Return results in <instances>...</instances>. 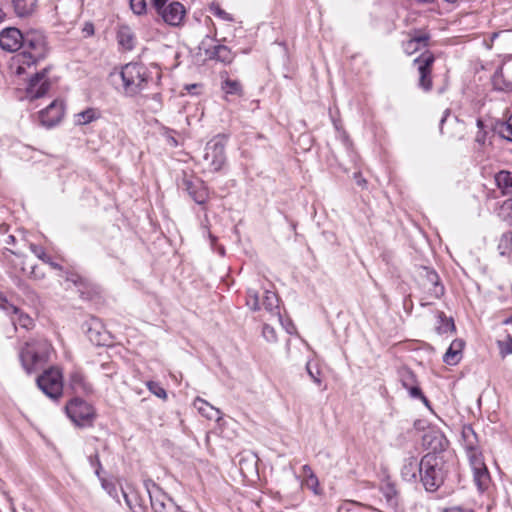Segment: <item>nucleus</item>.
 <instances>
[{"label":"nucleus","instance_id":"nucleus-1","mask_svg":"<svg viewBox=\"0 0 512 512\" xmlns=\"http://www.w3.org/2000/svg\"><path fill=\"white\" fill-rule=\"evenodd\" d=\"M424 440L432 450L419 462V476L426 491L435 492L454 465V455L447 449L448 441L440 433L425 435Z\"/></svg>","mask_w":512,"mask_h":512},{"label":"nucleus","instance_id":"nucleus-2","mask_svg":"<svg viewBox=\"0 0 512 512\" xmlns=\"http://www.w3.org/2000/svg\"><path fill=\"white\" fill-rule=\"evenodd\" d=\"M22 52L13 57L15 73L22 75L26 68L36 65L46 58L49 47L44 33L37 29H29L24 32Z\"/></svg>","mask_w":512,"mask_h":512},{"label":"nucleus","instance_id":"nucleus-3","mask_svg":"<svg viewBox=\"0 0 512 512\" xmlns=\"http://www.w3.org/2000/svg\"><path fill=\"white\" fill-rule=\"evenodd\" d=\"M52 346L44 338L27 341L20 351L23 368L31 373L48 361Z\"/></svg>","mask_w":512,"mask_h":512},{"label":"nucleus","instance_id":"nucleus-4","mask_svg":"<svg viewBox=\"0 0 512 512\" xmlns=\"http://www.w3.org/2000/svg\"><path fill=\"white\" fill-rule=\"evenodd\" d=\"M123 90L127 96H134L143 90L148 81V71L143 64L128 63L121 72Z\"/></svg>","mask_w":512,"mask_h":512},{"label":"nucleus","instance_id":"nucleus-5","mask_svg":"<svg viewBox=\"0 0 512 512\" xmlns=\"http://www.w3.org/2000/svg\"><path fill=\"white\" fill-rule=\"evenodd\" d=\"M151 5L158 16L170 26H180L186 15L182 3L174 0H151Z\"/></svg>","mask_w":512,"mask_h":512},{"label":"nucleus","instance_id":"nucleus-6","mask_svg":"<svg viewBox=\"0 0 512 512\" xmlns=\"http://www.w3.org/2000/svg\"><path fill=\"white\" fill-rule=\"evenodd\" d=\"M246 304L253 311H258L263 306L272 315L280 317L279 298L275 292L265 290L263 298L260 299L259 291L254 287H249Z\"/></svg>","mask_w":512,"mask_h":512},{"label":"nucleus","instance_id":"nucleus-7","mask_svg":"<svg viewBox=\"0 0 512 512\" xmlns=\"http://www.w3.org/2000/svg\"><path fill=\"white\" fill-rule=\"evenodd\" d=\"M67 416L80 427L90 426L95 416L93 407L80 398L70 400L66 407Z\"/></svg>","mask_w":512,"mask_h":512},{"label":"nucleus","instance_id":"nucleus-8","mask_svg":"<svg viewBox=\"0 0 512 512\" xmlns=\"http://www.w3.org/2000/svg\"><path fill=\"white\" fill-rule=\"evenodd\" d=\"M225 145L215 138L209 141L204 149L203 165L210 172H218L225 164Z\"/></svg>","mask_w":512,"mask_h":512},{"label":"nucleus","instance_id":"nucleus-9","mask_svg":"<svg viewBox=\"0 0 512 512\" xmlns=\"http://www.w3.org/2000/svg\"><path fill=\"white\" fill-rule=\"evenodd\" d=\"M37 384L43 393L51 399H57L62 395V374L57 368H51L45 371L38 377Z\"/></svg>","mask_w":512,"mask_h":512},{"label":"nucleus","instance_id":"nucleus-10","mask_svg":"<svg viewBox=\"0 0 512 512\" xmlns=\"http://www.w3.org/2000/svg\"><path fill=\"white\" fill-rule=\"evenodd\" d=\"M434 61L435 57L429 51L423 52L419 57L414 59V64L417 66L419 72V86L425 91H429L432 88L431 71Z\"/></svg>","mask_w":512,"mask_h":512},{"label":"nucleus","instance_id":"nucleus-11","mask_svg":"<svg viewBox=\"0 0 512 512\" xmlns=\"http://www.w3.org/2000/svg\"><path fill=\"white\" fill-rule=\"evenodd\" d=\"M64 116V104L60 100H54L45 109L38 113L40 124L51 128L60 123Z\"/></svg>","mask_w":512,"mask_h":512},{"label":"nucleus","instance_id":"nucleus-12","mask_svg":"<svg viewBox=\"0 0 512 512\" xmlns=\"http://www.w3.org/2000/svg\"><path fill=\"white\" fill-rule=\"evenodd\" d=\"M48 71L49 68H44L29 80L27 94L30 98H41L49 91L51 84L47 77Z\"/></svg>","mask_w":512,"mask_h":512},{"label":"nucleus","instance_id":"nucleus-13","mask_svg":"<svg viewBox=\"0 0 512 512\" xmlns=\"http://www.w3.org/2000/svg\"><path fill=\"white\" fill-rule=\"evenodd\" d=\"M24 32L18 28L8 27L0 32V47L8 52H16L23 45Z\"/></svg>","mask_w":512,"mask_h":512},{"label":"nucleus","instance_id":"nucleus-14","mask_svg":"<svg viewBox=\"0 0 512 512\" xmlns=\"http://www.w3.org/2000/svg\"><path fill=\"white\" fill-rule=\"evenodd\" d=\"M469 462L473 471V477L476 486L480 491L486 490L490 483V475L483 461V458H477L473 456V460Z\"/></svg>","mask_w":512,"mask_h":512},{"label":"nucleus","instance_id":"nucleus-15","mask_svg":"<svg viewBox=\"0 0 512 512\" xmlns=\"http://www.w3.org/2000/svg\"><path fill=\"white\" fill-rule=\"evenodd\" d=\"M410 38L403 42L402 47L407 55H412L422 48L428 46L430 35L424 31H414L409 34Z\"/></svg>","mask_w":512,"mask_h":512},{"label":"nucleus","instance_id":"nucleus-16","mask_svg":"<svg viewBox=\"0 0 512 512\" xmlns=\"http://www.w3.org/2000/svg\"><path fill=\"white\" fill-rule=\"evenodd\" d=\"M463 445L467 452L469 461L473 460V456L482 458V454L478 445V438L474 430L470 426H465L462 430Z\"/></svg>","mask_w":512,"mask_h":512},{"label":"nucleus","instance_id":"nucleus-17","mask_svg":"<svg viewBox=\"0 0 512 512\" xmlns=\"http://www.w3.org/2000/svg\"><path fill=\"white\" fill-rule=\"evenodd\" d=\"M116 39L118 45L125 51L134 49L137 39L132 28L126 24H121L117 28Z\"/></svg>","mask_w":512,"mask_h":512},{"label":"nucleus","instance_id":"nucleus-18","mask_svg":"<svg viewBox=\"0 0 512 512\" xmlns=\"http://www.w3.org/2000/svg\"><path fill=\"white\" fill-rule=\"evenodd\" d=\"M426 280L423 282V288L434 299H439L444 294V286L439 281L438 274L433 270H426Z\"/></svg>","mask_w":512,"mask_h":512},{"label":"nucleus","instance_id":"nucleus-19","mask_svg":"<svg viewBox=\"0 0 512 512\" xmlns=\"http://www.w3.org/2000/svg\"><path fill=\"white\" fill-rule=\"evenodd\" d=\"M69 386L76 394L88 395L93 392L92 385L86 380V377L79 371H73L69 377Z\"/></svg>","mask_w":512,"mask_h":512},{"label":"nucleus","instance_id":"nucleus-20","mask_svg":"<svg viewBox=\"0 0 512 512\" xmlns=\"http://www.w3.org/2000/svg\"><path fill=\"white\" fill-rule=\"evenodd\" d=\"M205 54L209 59L219 61L223 64H230L235 54L225 45H215L212 48L205 49Z\"/></svg>","mask_w":512,"mask_h":512},{"label":"nucleus","instance_id":"nucleus-21","mask_svg":"<svg viewBox=\"0 0 512 512\" xmlns=\"http://www.w3.org/2000/svg\"><path fill=\"white\" fill-rule=\"evenodd\" d=\"M184 183L187 192L197 204H204L207 201L208 192L201 181L193 182L186 180Z\"/></svg>","mask_w":512,"mask_h":512},{"label":"nucleus","instance_id":"nucleus-22","mask_svg":"<svg viewBox=\"0 0 512 512\" xmlns=\"http://www.w3.org/2000/svg\"><path fill=\"white\" fill-rule=\"evenodd\" d=\"M193 406L197 409V411L207 419H214L216 421H219L222 417V413L218 408H215L210 403H208L206 400L197 397L194 402Z\"/></svg>","mask_w":512,"mask_h":512},{"label":"nucleus","instance_id":"nucleus-23","mask_svg":"<svg viewBox=\"0 0 512 512\" xmlns=\"http://www.w3.org/2000/svg\"><path fill=\"white\" fill-rule=\"evenodd\" d=\"M495 182L498 189L504 196H512V172L501 170L495 175Z\"/></svg>","mask_w":512,"mask_h":512},{"label":"nucleus","instance_id":"nucleus-24","mask_svg":"<svg viewBox=\"0 0 512 512\" xmlns=\"http://www.w3.org/2000/svg\"><path fill=\"white\" fill-rule=\"evenodd\" d=\"M492 84L495 90L512 91V80L507 77L502 66L495 71L492 77Z\"/></svg>","mask_w":512,"mask_h":512},{"label":"nucleus","instance_id":"nucleus-25","mask_svg":"<svg viewBox=\"0 0 512 512\" xmlns=\"http://www.w3.org/2000/svg\"><path fill=\"white\" fill-rule=\"evenodd\" d=\"M463 348V342L461 340H454L446 353L443 356V361L448 365H456L461 359V350Z\"/></svg>","mask_w":512,"mask_h":512},{"label":"nucleus","instance_id":"nucleus-26","mask_svg":"<svg viewBox=\"0 0 512 512\" xmlns=\"http://www.w3.org/2000/svg\"><path fill=\"white\" fill-rule=\"evenodd\" d=\"M12 3L18 17L32 15L37 7V0H12Z\"/></svg>","mask_w":512,"mask_h":512},{"label":"nucleus","instance_id":"nucleus-27","mask_svg":"<svg viewBox=\"0 0 512 512\" xmlns=\"http://www.w3.org/2000/svg\"><path fill=\"white\" fill-rule=\"evenodd\" d=\"M101 324L98 319H91L90 326L87 329V336L90 341L96 345H104L106 341V334L102 333L99 329Z\"/></svg>","mask_w":512,"mask_h":512},{"label":"nucleus","instance_id":"nucleus-28","mask_svg":"<svg viewBox=\"0 0 512 512\" xmlns=\"http://www.w3.org/2000/svg\"><path fill=\"white\" fill-rule=\"evenodd\" d=\"M417 470L419 471V463H417L414 457H411L403 466L401 470V476L406 481H415L417 479Z\"/></svg>","mask_w":512,"mask_h":512},{"label":"nucleus","instance_id":"nucleus-29","mask_svg":"<svg viewBox=\"0 0 512 512\" xmlns=\"http://www.w3.org/2000/svg\"><path fill=\"white\" fill-rule=\"evenodd\" d=\"M100 117V113L97 109L88 108L75 115V123L77 125L89 124Z\"/></svg>","mask_w":512,"mask_h":512},{"label":"nucleus","instance_id":"nucleus-30","mask_svg":"<svg viewBox=\"0 0 512 512\" xmlns=\"http://www.w3.org/2000/svg\"><path fill=\"white\" fill-rule=\"evenodd\" d=\"M222 90L226 94L231 95H241L242 94V86L238 80H233L228 77H225L221 86Z\"/></svg>","mask_w":512,"mask_h":512},{"label":"nucleus","instance_id":"nucleus-31","mask_svg":"<svg viewBox=\"0 0 512 512\" xmlns=\"http://www.w3.org/2000/svg\"><path fill=\"white\" fill-rule=\"evenodd\" d=\"M306 371L310 379L319 387H322V372L319 365L315 362L308 361L306 363Z\"/></svg>","mask_w":512,"mask_h":512},{"label":"nucleus","instance_id":"nucleus-32","mask_svg":"<svg viewBox=\"0 0 512 512\" xmlns=\"http://www.w3.org/2000/svg\"><path fill=\"white\" fill-rule=\"evenodd\" d=\"M496 130L499 135L507 140L512 141V115L505 122H498Z\"/></svg>","mask_w":512,"mask_h":512},{"label":"nucleus","instance_id":"nucleus-33","mask_svg":"<svg viewBox=\"0 0 512 512\" xmlns=\"http://www.w3.org/2000/svg\"><path fill=\"white\" fill-rule=\"evenodd\" d=\"M383 496L391 506L397 505V490L396 487L391 483H386L381 487Z\"/></svg>","mask_w":512,"mask_h":512},{"label":"nucleus","instance_id":"nucleus-34","mask_svg":"<svg viewBox=\"0 0 512 512\" xmlns=\"http://www.w3.org/2000/svg\"><path fill=\"white\" fill-rule=\"evenodd\" d=\"M497 346L502 357L512 354V336L507 334L504 339L497 340Z\"/></svg>","mask_w":512,"mask_h":512},{"label":"nucleus","instance_id":"nucleus-35","mask_svg":"<svg viewBox=\"0 0 512 512\" xmlns=\"http://www.w3.org/2000/svg\"><path fill=\"white\" fill-rule=\"evenodd\" d=\"M512 248V231L504 233L500 238L498 249L501 255H505Z\"/></svg>","mask_w":512,"mask_h":512},{"label":"nucleus","instance_id":"nucleus-36","mask_svg":"<svg viewBox=\"0 0 512 512\" xmlns=\"http://www.w3.org/2000/svg\"><path fill=\"white\" fill-rule=\"evenodd\" d=\"M146 386H147L148 390L152 394H154L156 397L163 399V400L167 399L166 390L158 382L149 381V382H147Z\"/></svg>","mask_w":512,"mask_h":512},{"label":"nucleus","instance_id":"nucleus-37","mask_svg":"<svg viewBox=\"0 0 512 512\" xmlns=\"http://www.w3.org/2000/svg\"><path fill=\"white\" fill-rule=\"evenodd\" d=\"M12 322L14 325L18 324L23 328H30L32 325V319L27 315L22 313L20 310L18 314H13Z\"/></svg>","mask_w":512,"mask_h":512},{"label":"nucleus","instance_id":"nucleus-38","mask_svg":"<svg viewBox=\"0 0 512 512\" xmlns=\"http://www.w3.org/2000/svg\"><path fill=\"white\" fill-rule=\"evenodd\" d=\"M400 380H401L402 386L406 390L408 388H410L411 386L416 384L415 375L411 371H409V370L403 371L401 373V379Z\"/></svg>","mask_w":512,"mask_h":512},{"label":"nucleus","instance_id":"nucleus-39","mask_svg":"<svg viewBox=\"0 0 512 512\" xmlns=\"http://www.w3.org/2000/svg\"><path fill=\"white\" fill-rule=\"evenodd\" d=\"M0 309L5 311L7 314H18L19 308H17L15 305L9 303L7 298L0 294Z\"/></svg>","mask_w":512,"mask_h":512},{"label":"nucleus","instance_id":"nucleus-40","mask_svg":"<svg viewBox=\"0 0 512 512\" xmlns=\"http://www.w3.org/2000/svg\"><path fill=\"white\" fill-rule=\"evenodd\" d=\"M302 485H304L308 489L312 490L315 494L319 493V491H318L319 482H318V478L316 477L315 474H312V475H309V477H306L303 480Z\"/></svg>","mask_w":512,"mask_h":512},{"label":"nucleus","instance_id":"nucleus-41","mask_svg":"<svg viewBox=\"0 0 512 512\" xmlns=\"http://www.w3.org/2000/svg\"><path fill=\"white\" fill-rule=\"evenodd\" d=\"M130 7L135 14L142 15L146 12L147 5L145 0H130Z\"/></svg>","mask_w":512,"mask_h":512},{"label":"nucleus","instance_id":"nucleus-42","mask_svg":"<svg viewBox=\"0 0 512 512\" xmlns=\"http://www.w3.org/2000/svg\"><path fill=\"white\" fill-rule=\"evenodd\" d=\"M30 250L31 252L41 261L46 263V261H50V256H48L41 246L30 244Z\"/></svg>","mask_w":512,"mask_h":512},{"label":"nucleus","instance_id":"nucleus-43","mask_svg":"<svg viewBox=\"0 0 512 512\" xmlns=\"http://www.w3.org/2000/svg\"><path fill=\"white\" fill-rule=\"evenodd\" d=\"M476 124L479 130L476 133L475 141L479 144H484L486 142V132L483 130L484 123L481 119H478Z\"/></svg>","mask_w":512,"mask_h":512},{"label":"nucleus","instance_id":"nucleus-44","mask_svg":"<svg viewBox=\"0 0 512 512\" xmlns=\"http://www.w3.org/2000/svg\"><path fill=\"white\" fill-rule=\"evenodd\" d=\"M407 391L409 392V395L412 397V398H419L421 399L426 405L428 404V400L427 398L423 395L421 389L419 388V386L417 384L411 386L410 388L407 389Z\"/></svg>","mask_w":512,"mask_h":512},{"label":"nucleus","instance_id":"nucleus-45","mask_svg":"<svg viewBox=\"0 0 512 512\" xmlns=\"http://www.w3.org/2000/svg\"><path fill=\"white\" fill-rule=\"evenodd\" d=\"M508 35H509V31L494 32L490 35L489 41L487 39H484V44L487 49H491L495 39H497L499 37H506Z\"/></svg>","mask_w":512,"mask_h":512},{"label":"nucleus","instance_id":"nucleus-46","mask_svg":"<svg viewBox=\"0 0 512 512\" xmlns=\"http://www.w3.org/2000/svg\"><path fill=\"white\" fill-rule=\"evenodd\" d=\"M262 333H263V336L268 341H275L276 340V333H275V330L273 329V327H271L269 325H264Z\"/></svg>","mask_w":512,"mask_h":512},{"label":"nucleus","instance_id":"nucleus-47","mask_svg":"<svg viewBox=\"0 0 512 512\" xmlns=\"http://www.w3.org/2000/svg\"><path fill=\"white\" fill-rule=\"evenodd\" d=\"M89 460H90L91 465L96 467V474L99 475V470L101 469V463H100L98 454L91 455L89 457Z\"/></svg>","mask_w":512,"mask_h":512},{"label":"nucleus","instance_id":"nucleus-48","mask_svg":"<svg viewBox=\"0 0 512 512\" xmlns=\"http://www.w3.org/2000/svg\"><path fill=\"white\" fill-rule=\"evenodd\" d=\"M443 512H474V511L472 509H470V508H464V507H460V506H453V507H449V508L444 509Z\"/></svg>","mask_w":512,"mask_h":512},{"label":"nucleus","instance_id":"nucleus-49","mask_svg":"<svg viewBox=\"0 0 512 512\" xmlns=\"http://www.w3.org/2000/svg\"><path fill=\"white\" fill-rule=\"evenodd\" d=\"M503 69L505 70V73L507 74V77H509L512 80V59L505 62L502 65Z\"/></svg>","mask_w":512,"mask_h":512},{"label":"nucleus","instance_id":"nucleus-50","mask_svg":"<svg viewBox=\"0 0 512 512\" xmlns=\"http://www.w3.org/2000/svg\"><path fill=\"white\" fill-rule=\"evenodd\" d=\"M85 36H92L94 34V26L92 23H86L83 27Z\"/></svg>","mask_w":512,"mask_h":512},{"label":"nucleus","instance_id":"nucleus-51","mask_svg":"<svg viewBox=\"0 0 512 512\" xmlns=\"http://www.w3.org/2000/svg\"><path fill=\"white\" fill-rule=\"evenodd\" d=\"M216 15L219 16L220 18L224 19V20H227V21H231L232 20V17L230 14H228L226 11L218 8L216 10Z\"/></svg>","mask_w":512,"mask_h":512},{"label":"nucleus","instance_id":"nucleus-52","mask_svg":"<svg viewBox=\"0 0 512 512\" xmlns=\"http://www.w3.org/2000/svg\"><path fill=\"white\" fill-rule=\"evenodd\" d=\"M441 332L447 333L448 331L454 330V323L452 321H447L442 327L439 328Z\"/></svg>","mask_w":512,"mask_h":512},{"label":"nucleus","instance_id":"nucleus-53","mask_svg":"<svg viewBox=\"0 0 512 512\" xmlns=\"http://www.w3.org/2000/svg\"><path fill=\"white\" fill-rule=\"evenodd\" d=\"M302 473H303L304 479L306 477H309V475L314 474V472L312 471V468L307 464L302 467Z\"/></svg>","mask_w":512,"mask_h":512},{"label":"nucleus","instance_id":"nucleus-54","mask_svg":"<svg viewBox=\"0 0 512 512\" xmlns=\"http://www.w3.org/2000/svg\"><path fill=\"white\" fill-rule=\"evenodd\" d=\"M46 264H48L52 269H55V270H62V266L59 265L58 263L52 261V259L50 258V261H46Z\"/></svg>","mask_w":512,"mask_h":512},{"label":"nucleus","instance_id":"nucleus-55","mask_svg":"<svg viewBox=\"0 0 512 512\" xmlns=\"http://www.w3.org/2000/svg\"><path fill=\"white\" fill-rule=\"evenodd\" d=\"M68 281L73 282L75 285H77L82 279L78 275H71L70 277H67Z\"/></svg>","mask_w":512,"mask_h":512},{"label":"nucleus","instance_id":"nucleus-56","mask_svg":"<svg viewBox=\"0 0 512 512\" xmlns=\"http://www.w3.org/2000/svg\"><path fill=\"white\" fill-rule=\"evenodd\" d=\"M355 179L357 181V184L360 186H364L366 184V180L362 178L358 173H355Z\"/></svg>","mask_w":512,"mask_h":512},{"label":"nucleus","instance_id":"nucleus-57","mask_svg":"<svg viewBox=\"0 0 512 512\" xmlns=\"http://www.w3.org/2000/svg\"><path fill=\"white\" fill-rule=\"evenodd\" d=\"M152 99L157 102L158 106H160L161 103V95L159 93H155L152 95Z\"/></svg>","mask_w":512,"mask_h":512},{"label":"nucleus","instance_id":"nucleus-58","mask_svg":"<svg viewBox=\"0 0 512 512\" xmlns=\"http://www.w3.org/2000/svg\"><path fill=\"white\" fill-rule=\"evenodd\" d=\"M31 274H32L35 278H41V277L43 276V274H38V271H36V267H35V266H33V267H32Z\"/></svg>","mask_w":512,"mask_h":512},{"label":"nucleus","instance_id":"nucleus-59","mask_svg":"<svg viewBox=\"0 0 512 512\" xmlns=\"http://www.w3.org/2000/svg\"><path fill=\"white\" fill-rule=\"evenodd\" d=\"M414 1L417 2L418 4H424V3H430L433 0H414Z\"/></svg>","mask_w":512,"mask_h":512},{"label":"nucleus","instance_id":"nucleus-60","mask_svg":"<svg viewBox=\"0 0 512 512\" xmlns=\"http://www.w3.org/2000/svg\"><path fill=\"white\" fill-rule=\"evenodd\" d=\"M247 461H248V459H243V458H241V459H240V461H239V465H240L241 470H243V469H244V468H243V464H244L245 462H247Z\"/></svg>","mask_w":512,"mask_h":512},{"label":"nucleus","instance_id":"nucleus-61","mask_svg":"<svg viewBox=\"0 0 512 512\" xmlns=\"http://www.w3.org/2000/svg\"><path fill=\"white\" fill-rule=\"evenodd\" d=\"M4 16H5V14H4V12L2 11V9L0 8V23L3 21Z\"/></svg>","mask_w":512,"mask_h":512},{"label":"nucleus","instance_id":"nucleus-62","mask_svg":"<svg viewBox=\"0 0 512 512\" xmlns=\"http://www.w3.org/2000/svg\"><path fill=\"white\" fill-rule=\"evenodd\" d=\"M446 2H449V3H455L457 2L458 0H445Z\"/></svg>","mask_w":512,"mask_h":512},{"label":"nucleus","instance_id":"nucleus-63","mask_svg":"<svg viewBox=\"0 0 512 512\" xmlns=\"http://www.w3.org/2000/svg\"><path fill=\"white\" fill-rule=\"evenodd\" d=\"M251 459L254 463H256L255 456H251Z\"/></svg>","mask_w":512,"mask_h":512}]
</instances>
